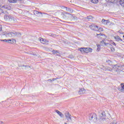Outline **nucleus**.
I'll list each match as a JSON object with an SVG mask.
<instances>
[{
  "mask_svg": "<svg viewBox=\"0 0 124 124\" xmlns=\"http://www.w3.org/2000/svg\"><path fill=\"white\" fill-rule=\"evenodd\" d=\"M16 36V32H12V37H15Z\"/></svg>",
  "mask_w": 124,
  "mask_h": 124,
  "instance_id": "cd10ccee",
  "label": "nucleus"
},
{
  "mask_svg": "<svg viewBox=\"0 0 124 124\" xmlns=\"http://www.w3.org/2000/svg\"><path fill=\"white\" fill-rule=\"evenodd\" d=\"M56 78H53L52 80V79H48L47 81H50V82H52V81H55L56 80Z\"/></svg>",
  "mask_w": 124,
  "mask_h": 124,
  "instance_id": "f704fd0d",
  "label": "nucleus"
},
{
  "mask_svg": "<svg viewBox=\"0 0 124 124\" xmlns=\"http://www.w3.org/2000/svg\"><path fill=\"white\" fill-rule=\"evenodd\" d=\"M123 37H124V35H123Z\"/></svg>",
  "mask_w": 124,
  "mask_h": 124,
  "instance_id": "de8ad7c7",
  "label": "nucleus"
},
{
  "mask_svg": "<svg viewBox=\"0 0 124 124\" xmlns=\"http://www.w3.org/2000/svg\"><path fill=\"white\" fill-rule=\"evenodd\" d=\"M107 2H110L111 3H113V0H106Z\"/></svg>",
  "mask_w": 124,
  "mask_h": 124,
  "instance_id": "7c9ffc66",
  "label": "nucleus"
},
{
  "mask_svg": "<svg viewBox=\"0 0 124 124\" xmlns=\"http://www.w3.org/2000/svg\"><path fill=\"white\" fill-rule=\"evenodd\" d=\"M60 13L63 19H68V18H71L73 20H75V16H73L72 14L67 12H60Z\"/></svg>",
  "mask_w": 124,
  "mask_h": 124,
  "instance_id": "f257e3e1",
  "label": "nucleus"
},
{
  "mask_svg": "<svg viewBox=\"0 0 124 124\" xmlns=\"http://www.w3.org/2000/svg\"><path fill=\"white\" fill-rule=\"evenodd\" d=\"M63 8H66V11L68 12H69L70 13H73V10L70 8H67L66 7L63 6Z\"/></svg>",
  "mask_w": 124,
  "mask_h": 124,
  "instance_id": "9d476101",
  "label": "nucleus"
},
{
  "mask_svg": "<svg viewBox=\"0 0 124 124\" xmlns=\"http://www.w3.org/2000/svg\"><path fill=\"white\" fill-rule=\"evenodd\" d=\"M55 79H56V80H58V79H59V78H55Z\"/></svg>",
  "mask_w": 124,
  "mask_h": 124,
  "instance_id": "a18cd8bd",
  "label": "nucleus"
},
{
  "mask_svg": "<svg viewBox=\"0 0 124 124\" xmlns=\"http://www.w3.org/2000/svg\"><path fill=\"white\" fill-rule=\"evenodd\" d=\"M99 117L100 122H103V121H105V117H106V114L105 113V111H101L100 113Z\"/></svg>",
  "mask_w": 124,
  "mask_h": 124,
  "instance_id": "39448f33",
  "label": "nucleus"
},
{
  "mask_svg": "<svg viewBox=\"0 0 124 124\" xmlns=\"http://www.w3.org/2000/svg\"><path fill=\"white\" fill-rule=\"evenodd\" d=\"M112 45H114V46H116V44L115 43V42H113L112 43Z\"/></svg>",
  "mask_w": 124,
  "mask_h": 124,
  "instance_id": "58836bf2",
  "label": "nucleus"
},
{
  "mask_svg": "<svg viewBox=\"0 0 124 124\" xmlns=\"http://www.w3.org/2000/svg\"><path fill=\"white\" fill-rule=\"evenodd\" d=\"M1 13L4 14V11L1 8H0V14H1Z\"/></svg>",
  "mask_w": 124,
  "mask_h": 124,
  "instance_id": "2f4dec72",
  "label": "nucleus"
},
{
  "mask_svg": "<svg viewBox=\"0 0 124 124\" xmlns=\"http://www.w3.org/2000/svg\"><path fill=\"white\" fill-rule=\"evenodd\" d=\"M110 50L112 52H114L115 51V48L113 47H110Z\"/></svg>",
  "mask_w": 124,
  "mask_h": 124,
  "instance_id": "72a5a7b5",
  "label": "nucleus"
},
{
  "mask_svg": "<svg viewBox=\"0 0 124 124\" xmlns=\"http://www.w3.org/2000/svg\"><path fill=\"white\" fill-rule=\"evenodd\" d=\"M122 0H113L112 3H119L121 2Z\"/></svg>",
  "mask_w": 124,
  "mask_h": 124,
  "instance_id": "b1692460",
  "label": "nucleus"
},
{
  "mask_svg": "<svg viewBox=\"0 0 124 124\" xmlns=\"http://www.w3.org/2000/svg\"><path fill=\"white\" fill-rule=\"evenodd\" d=\"M0 41H3L4 42H8V40L4 39V40H0Z\"/></svg>",
  "mask_w": 124,
  "mask_h": 124,
  "instance_id": "473e14b6",
  "label": "nucleus"
},
{
  "mask_svg": "<svg viewBox=\"0 0 124 124\" xmlns=\"http://www.w3.org/2000/svg\"><path fill=\"white\" fill-rule=\"evenodd\" d=\"M0 31H1V27H0Z\"/></svg>",
  "mask_w": 124,
  "mask_h": 124,
  "instance_id": "37998d69",
  "label": "nucleus"
},
{
  "mask_svg": "<svg viewBox=\"0 0 124 124\" xmlns=\"http://www.w3.org/2000/svg\"><path fill=\"white\" fill-rule=\"evenodd\" d=\"M99 30L100 31H103V28H100L99 27Z\"/></svg>",
  "mask_w": 124,
  "mask_h": 124,
  "instance_id": "e433bc0d",
  "label": "nucleus"
},
{
  "mask_svg": "<svg viewBox=\"0 0 124 124\" xmlns=\"http://www.w3.org/2000/svg\"><path fill=\"white\" fill-rule=\"evenodd\" d=\"M64 124H67V123H64Z\"/></svg>",
  "mask_w": 124,
  "mask_h": 124,
  "instance_id": "49530a36",
  "label": "nucleus"
},
{
  "mask_svg": "<svg viewBox=\"0 0 124 124\" xmlns=\"http://www.w3.org/2000/svg\"><path fill=\"white\" fill-rule=\"evenodd\" d=\"M4 18L6 22H15L16 21V18L14 17L6 15L4 16Z\"/></svg>",
  "mask_w": 124,
  "mask_h": 124,
  "instance_id": "7ed1b4c3",
  "label": "nucleus"
},
{
  "mask_svg": "<svg viewBox=\"0 0 124 124\" xmlns=\"http://www.w3.org/2000/svg\"><path fill=\"white\" fill-rule=\"evenodd\" d=\"M100 45H101V46H104V45H109V46H111V44H108V43H105V42H104V41H102L100 42Z\"/></svg>",
  "mask_w": 124,
  "mask_h": 124,
  "instance_id": "9b49d317",
  "label": "nucleus"
},
{
  "mask_svg": "<svg viewBox=\"0 0 124 124\" xmlns=\"http://www.w3.org/2000/svg\"><path fill=\"white\" fill-rule=\"evenodd\" d=\"M120 4L121 5V6L124 7V0H121Z\"/></svg>",
  "mask_w": 124,
  "mask_h": 124,
  "instance_id": "393cba45",
  "label": "nucleus"
},
{
  "mask_svg": "<svg viewBox=\"0 0 124 124\" xmlns=\"http://www.w3.org/2000/svg\"><path fill=\"white\" fill-rule=\"evenodd\" d=\"M89 28L93 31H99V27L97 26L95 24H91L89 26Z\"/></svg>",
  "mask_w": 124,
  "mask_h": 124,
  "instance_id": "423d86ee",
  "label": "nucleus"
},
{
  "mask_svg": "<svg viewBox=\"0 0 124 124\" xmlns=\"http://www.w3.org/2000/svg\"><path fill=\"white\" fill-rule=\"evenodd\" d=\"M0 124H3V122L0 121Z\"/></svg>",
  "mask_w": 124,
  "mask_h": 124,
  "instance_id": "a19ab883",
  "label": "nucleus"
},
{
  "mask_svg": "<svg viewBox=\"0 0 124 124\" xmlns=\"http://www.w3.org/2000/svg\"><path fill=\"white\" fill-rule=\"evenodd\" d=\"M97 50L100 51V45L97 44Z\"/></svg>",
  "mask_w": 124,
  "mask_h": 124,
  "instance_id": "c85d7f7f",
  "label": "nucleus"
},
{
  "mask_svg": "<svg viewBox=\"0 0 124 124\" xmlns=\"http://www.w3.org/2000/svg\"><path fill=\"white\" fill-rule=\"evenodd\" d=\"M113 68L115 69L116 71H118V69L120 70V65H118V64L114 65L113 66Z\"/></svg>",
  "mask_w": 124,
  "mask_h": 124,
  "instance_id": "4468645a",
  "label": "nucleus"
},
{
  "mask_svg": "<svg viewBox=\"0 0 124 124\" xmlns=\"http://www.w3.org/2000/svg\"><path fill=\"white\" fill-rule=\"evenodd\" d=\"M80 49H79V51H80L81 53H82V54L83 53H92V52H93V49H92L90 47H81L80 48Z\"/></svg>",
  "mask_w": 124,
  "mask_h": 124,
  "instance_id": "20e7f679",
  "label": "nucleus"
},
{
  "mask_svg": "<svg viewBox=\"0 0 124 124\" xmlns=\"http://www.w3.org/2000/svg\"><path fill=\"white\" fill-rule=\"evenodd\" d=\"M56 113H57V114H59V115L61 117V118H62L63 117V114L60 111L58 110H55Z\"/></svg>",
  "mask_w": 124,
  "mask_h": 124,
  "instance_id": "2eb2a0df",
  "label": "nucleus"
},
{
  "mask_svg": "<svg viewBox=\"0 0 124 124\" xmlns=\"http://www.w3.org/2000/svg\"><path fill=\"white\" fill-rule=\"evenodd\" d=\"M97 35H102L100 34H97Z\"/></svg>",
  "mask_w": 124,
  "mask_h": 124,
  "instance_id": "c03bdc74",
  "label": "nucleus"
},
{
  "mask_svg": "<svg viewBox=\"0 0 124 124\" xmlns=\"http://www.w3.org/2000/svg\"><path fill=\"white\" fill-rule=\"evenodd\" d=\"M9 2L11 3H16L17 2V0H8Z\"/></svg>",
  "mask_w": 124,
  "mask_h": 124,
  "instance_id": "5701e85b",
  "label": "nucleus"
},
{
  "mask_svg": "<svg viewBox=\"0 0 124 124\" xmlns=\"http://www.w3.org/2000/svg\"><path fill=\"white\" fill-rule=\"evenodd\" d=\"M33 14L34 15H37L38 14H42V13L40 12H38L37 11L34 10Z\"/></svg>",
  "mask_w": 124,
  "mask_h": 124,
  "instance_id": "aec40b11",
  "label": "nucleus"
},
{
  "mask_svg": "<svg viewBox=\"0 0 124 124\" xmlns=\"http://www.w3.org/2000/svg\"><path fill=\"white\" fill-rule=\"evenodd\" d=\"M65 116L68 122H72V119H71V115L70 114L69 112H65Z\"/></svg>",
  "mask_w": 124,
  "mask_h": 124,
  "instance_id": "0eeeda50",
  "label": "nucleus"
},
{
  "mask_svg": "<svg viewBox=\"0 0 124 124\" xmlns=\"http://www.w3.org/2000/svg\"><path fill=\"white\" fill-rule=\"evenodd\" d=\"M22 66H25V67H28V65H23Z\"/></svg>",
  "mask_w": 124,
  "mask_h": 124,
  "instance_id": "79ce46f5",
  "label": "nucleus"
},
{
  "mask_svg": "<svg viewBox=\"0 0 124 124\" xmlns=\"http://www.w3.org/2000/svg\"><path fill=\"white\" fill-rule=\"evenodd\" d=\"M52 53H53V55H55V56H58L57 53H59V51H58V50H53L52 51Z\"/></svg>",
  "mask_w": 124,
  "mask_h": 124,
  "instance_id": "412c9836",
  "label": "nucleus"
},
{
  "mask_svg": "<svg viewBox=\"0 0 124 124\" xmlns=\"http://www.w3.org/2000/svg\"><path fill=\"white\" fill-rule=\"evenodd\" d=\"M101 22L104 25H108V24H109V23H110V21L109 20H105L104 19H103L101 21Z\"/></svg>",
  "mask_w": 124,
  "mask_h": 124,
  "instance_id": "1a4fd4ad",
  "label": "nucleus"
},
{
  "mask_svg": "<svg viewBox=\"0 0 124 124\" xmlns=\"http://www.w3.org/2000/svg\"><path fill=\"white\" fill-rule=\"evenodd\" d=\"M91 2L93 3H97L98 2V0H91Z\"/></svg>",
  "mask_w": 124,
  "mask_h": 124,
  "instance_id": "bb28decb",
  "label": "nucleus"
},
{
  "mask_svg": "<svg viewBox=\"0 0 124 124\" xmlns=\"http://www.w3.org/2000/svg\"><path fill=\"white\" fill-rule=\"evenodd\" d=\"M115 39L116 40V41H123V40L121 39V37L119 36H116L114 37Z\"/></svg>",
  "mask_w": 124,
  "mask_h": 124,
  "instance_id": "dca6fc26",
  "label": "nucleus"
},
{
  "mask_svg": "<svg viewBox=\"0 0 124 124\" xmlns=\"http://www.w3.org/2000/svg\"><path fill=\"white\" fill-rule=\"evenodd\" d=\"M16 37H21L22 34L19 32H16Z\"/></svg>",
  "mask_w": 124,
  "mask_h": 124,
  "instance_id": "6ab92c4d",
  "label": "nucleus"
},
{
  "mask_svg": "<svg viewBox=\"0 0 124 124\" xmlns=\"http://www.w3.org/2000/svg\"><path fill=\"white\" fill-rule=\"evenodd\" d=\"M86 93V91L84 88L80 89L78 91L79 94H83V93Z\"/></svg>",
  "mask_w": 124,
  "mask_h": 124,
  "instance_id": "f8f14e48",
  "label": "nucleus"
},
{
  "mask_svg": "<svg viewBox=\"0 0 124 124\" xmlns=\"http://www.w3.org/2000/svg\"><path fill=\"white\" fill-rule=\"evenodd\" d=\"M15 42H16V40L14 39L8 40V43L13 44V43H15Z\"/></svg>",
  "mask_w": 124,
  "mask_h": 124,
  "instance_id": "ddd939ff",
  "label": "nucleus"
},
{
  "mask_svg": "<svg viewBox=\"0 0 124 124\" xmlns=\"http://www.w3.org/2000/svg\"><path fill=\"white\" fill-rule=\"evenodd\" d=\"M108 71H112V70H113V69H109V68H108Z\"/></svg>",
  "mask_w": 124,
  "mask_h": 124,
  "instance_id": "4c0bfd02",
  "label": "nucleus"
},
{
  "mask_svg": "<svg viewBox=\"0 0 124 124\" xmlns=\"http://www.w3.org/2000/svg\"><path fill=\"white\" fill-rule=\"evenodd\" d=\"M40 41L41 43H44V42H45L46 41L45 40L43 39V38H42L40 40Z\"/></svg>",
  "mask_w": 124,
  "mask_h": 124,
  "instance_id": "c756f323",
  "label": "nucleus"
},
{
  "mask_svg": "<svg viewBox=\"0 0 124 124\" xmlns=\"http://www.w3.org/2000/svg\"><path fill=\"white\" fill-rule=\"evenodd\" d=\"M6 37H12V33L10 32L5 34Z\"/></svg>",
  "mask_w": 124,
  "mask_h": 124,
  "instance_id": "a211bd4d",
  "label": "nucleus"
},
{
  "mask_svg": "<svg viewBox=\"0 0 124 124\" xmlns=\"http://www.w3.org/2000/svg\"><path fill=\"white\" fill-rule=\"evenodd\" d=\"M63 23H67L68 24H72V22H68V21H63Z\"/></svg>",
  "mask_w": 124,
  "mask_h": 124,
  "instance_id": "c9c22d12",
  "label": "nucleus"
},
{
  "mask_svg": "<svg viewBox=\"0 0 124 124\" xmlns=\"http://www.w3.org/2000/svg\"><path fill=\"white\" fill-rule=\"evenodd\" d=\"M121 89H119L120 92L124 93V83H121Z\"/></svg>",
  "mask_w": 124,
  "mask_h": 124,
  "instance_id": "f3484780",
  "label": "nucleus"
},
{
  "mask_svg": "<svg viewBox=\"0 0 124 124\" xmlns=\"http://www.w3.org/2000/svg\"><path fill=\"white\" fill-rule=\"evenodd\" d=\"M120 70H124V64L120 65Z\"/></svg>",
  "mask_w": 124,
  "mask_h": 124,
  "instance_id": "a878e982",
  "label": "nucleus"
},
{
  "mask_svg": "<svg viewBox=\"0 0 124 124\" xmlns=\"http://www.w3.org/2000/svg\"><path fill=\"white\" fill-rule=\"evenodd\" d=\"M0 7H1V8H3V9H7V10H11V6L8 5L1 6Z\"/></svg>",
  "mask_w": 124,
  "mask_h": 124,
  "instance_id": "6e6552de",
  "label": "nucleus"
},
{
  "mask_svg": "<svg viewBox=\"0 0 124 124\" xmlns=\"http://www.w3.org/2000/svg\"><path fill=\"white\" fill-rule=\"evenodd\" d=\"M89 121L91 123H96L97 122V116H96V114H90L89 115Z\"/></svg>",
  "mask_w": 124,
  "mask_h": 124,
  "instance_id": "f03ea898",
  "label": "nucleus"
},
{
  "mask_svg": "<svg viewBox=\"0 0 124 124\" xmlns=\"http://www.w3.org/2000/svg\"><path fill=\"white\" fill-rule=\"evenodd\" d=\"M93 17L92 16H89L87 17L86 19L87 20V21H92V20H93Z\"/></svg>",
  "mask_w": 124,
  "mask_h": 124,
  "instance_id": "4be33fe9",
  "label": "nucleus"
},
{
  "mask_svg": "<svg viewBox=\"0 0 124 124\" xmlns=\"http://www.w3.org/2000/svg\"><path fill=\"white\" fill-rule=\"evenodd\" d=\"M110 124H117L116 122H112Z\"/></svg>",
  "mask_w": 124,
  "mask_h": 124,
  "instance_id": "ea45409f",
  "label": "nucleus"
}]
</instances>
